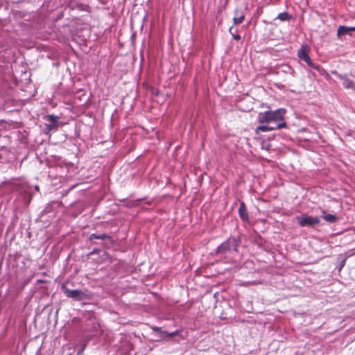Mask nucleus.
Listing matches in <instances>:
<instances>
[{"mask_svg":"<svg viewBox=\"0 0 355 355\" xmlns=\"http://www.w3.org/2000/svg\"><path fill=\"white\" fill-rule=\"evenodd\" d=\"M285 114L286 110L284 108L277 109L275 111H265L259 113L257 121L261 124L274 122L277 125L279 123L285 122Z\"/></svg>","mask_w":355,"mask_h":355,"instance_id":"1","label":"nucleus"},{"mask_svg":"<svg viewBox=\"0 0 355 355\" xmlns=\"http://www.w3.org/2000/svg\"><path fill=\"white\" fill-rule=\"evenodd\" d=\"M64 295L69 298H72L76 301H82L89 300L91 298V295L87 290H71L67 288L64 285L62 286Z\"/></svg>","mask_w":355,"mask_h":355,"instance_id":"2","label":"nucleus"},{"mask_svg":"<svg viewBox=\"0 0 355 355\" xmlns=\"http://www.w3.org/2000/svg\"><path fill=\"white\" fill-rule=\"evenodd\" d=\"M310 48L308 45H302L300 49L297 51V56L300 60L306 62L310 67L318 69L319 67L315 65L310 56Z\"/></svg>","mask_w":355,"mask_h":355,"instance_id":"3","label":"nucleus"},{"mask_svg":"<svg viewBox=\"0 0 355 355\" xmlns=\"http://www.w3.org/2000/svg\"><path fill=\"white\" fill-rule=\"evenodd\" d=\"M297 220L298 221L299 225L301 227H313L314 225H318L320 223V219L318 217H313L307 215L301 217H297Z\"/></svg>","mask_w":355,"mask_h":355,"instance_id":"4","label":"nucleus"},{"mask_svg":"<svg viewBox=\"0 0 355 355\" xmlns=\"http://www.w3.org/2000/svg\"><path fill=\"white\" fill-rule=\"evenodd\" d=\"M287 127V123L286 122L279 123L276 126H270L268 125H259L255 132L257 134H259L260 132H269L272 130H275L277 129L285 128Z\"/></svg>","mask_w":355,"mask_h":355,"instance_id":"5","label":"nucleus"},{"mask_svg":"<svg viewBox=\"0 0 355 355\" xmlns=\"http://www.w3.org/2000/svg\"><path fill=\"white\" fill-rule=\"evenodd\" d=\"M59 117L53 114H49L46 116V120L49 122V124H46V128L47 130L51 131L53 130H57L58 128V120Z\"/></svg>","mask_w":355,"mask_h":355,"instance_id":"6","label":"nucleus"},{"mask_svg":"<svg viewBox=\"0 0 355 355\" xmlns=\"http://www.w3.org/2000/svg\"><path fill=\"white\" fill-rule=\"evenodd\" d=\"M234 239H228L221 243L216 249V254H223L230 249V243L235 242Z\"/></svg>","mask_w":355,"mask_h":355,"instance_id":"7","label":"nucleus"},{"mask_svg":"<svg viewBox=\"0 0 355 355\" xmlns=\"http://www.w3.org/2000/svg\"><path fill=\"white\" fill-rule=\"evenodd\" d=\"M239 214L243 221L248 222L249 220L248 213L247 207L244 202H241L239 208Z\"/></svg>","mask_w":355,"mask_h":355,"instance_id":"8","label":"nucleus"},{"mask_svg":"<svg viewBox=\"0 0 355 355\" xmlns=\"http://www.w3.org/2000/svg\"><path fill=\"white\" fill-rule=\"evenodd\" d=\"M351 31H355V26L348 27L345 26H340L337 30V35L340 37L345 34H348Z\"/></svg>","mask_w":355,"mask_h":355,"instance_id":"9","label":"nucleus"},{"mask_svg":"<svg viewBox=\"0 0 355 355\" xmlns=\"http://www.w3.org/2000/svg\"><path fill=\"white\" fill-rule=\"evenodd\" d=\"M93 239H101L105 240L109 239L111 243H113L112 239L110 236L107 234H92L89 236V240L92 241Z\"/></svg>","mask_w":355,"mask_h":355,"instance_id":"10","label":"nucleus"},{"mask_svg":"<svg viewBox=\"0 0 355 355\" xmlns=\"http://www.w3.org/2000/svg\"><path fill=\"white\" fill-rule=\"evenodd\" d=\"M343 85L345 88L355 89V85L352 80L347 78H343Z\"/></svg>","mask_w":355,"mask_h":355,"instance_id":"11","label":"nucleus"},{"mask_svg":"<svg viewBox=\"0 0 355 355\" xmlns=\"http://www.w3.org/2000/svg\"><path fill=\"white\" fill-rule=\"evenodd\" d=\"M322 214H324L323 218L327 222L333 223L336 222L338 220V218L335 215L330 214H326L325 211H322Z\"/></svg>","mask_w":355,"mask_h":355,"instance_id":"12","label":"nucleus"},{"mask_svg":"<svg viewBox=\"0 0 355 355\" xmlns=\"http://www.w3.org/2000/svg\"><path fill=\"white\" fill-rule=\"evenodd\" d=\"M245 19V16L243 14L238 15V11L235 12V17H234V24H240Z\"/></svg>","mask_w":355,"mask_h":355,"instance_id":"13","label":"nucleus"},{"mask_svg":"<svg viewBox=\"0 0 355 355\" xmlns=\"http://www.w3.org/2000/svg\"><path fill=\"white\" fill-rule=\"evenodd\" d=\"M277 19L280 21H287L291 18V16L287 12H281L277 15Z\"/></svg>","mask_w":355,"mask_h":355,"instance_id":"14","label":"nucleus"},{"mask_svg":"<svg viewBox=\"0 0 355 355\" xmlns=\"http://www.w3.org/2000/svg\"><path fill=\"white\" fill-rule=\"evenodd\" d=\"M232 36L237 41L241 40V36L239 35H234V34H232Z\"/></svg>","mask_w":355,"mask_h":355,"instance_id":"15","label":"nucleus"},{"mask_svg":"<svg viewBox=\"0 0 355 355\" xmlns=\"http://www.w3.org/2000/svg\"><path fill=\"white\" fill-rule=\"evenodd\" d=\"M152 329H153L154 331H160L161 328L157 327H152Z\"/></svg>","mask_w":355,"mask_h":355,"instance_id":"16","label":"nucleus"},{"mask_svg":"<svg viewBox=\"0 0 355 355\" xmlns=\"http://www.w3.org/2000/svg\"><path fill=\"white\" fill-rule=\"evenodd\" d=\"M86 347V345H84L81 349V350H80L78 352V354H80L83 353V352L84 351V349H85Z\"/></svg>","mask_w":355,"mask_h":355,"instance_id":"17","label":"nucleus"},{"mask_svg":"<svg viewBox=\"0 0 355 355\" xmlns=\"http://www.w3.org/2000/svg\"><path fill=\"white\" fill-rule=\"evenodd\" d=\"M98 252H99V250H98V249H94V250H93V251H92V252H91V253H90V254H98Z\"/></svg>","mask_w":355,"mask_h":355,"instance_id":"18","label":"nucleus"},{"mask_svg":"<svg viewBox=\"0 0 355 355\" xmlns=\"http://www.w3.org/2000/svg\"><path fill=\"white\" fill-rule=\"evenodd\" d=\"M4 139H6L8 142H10V137L9 136H5Z\"/></svg>","mask_w":355,"mask_h":355,"instance_id":"19","label":"nucleus"},{"mask_svg":"<svg viewBox=\"0 0 355 355\" xmlns=\"http://www.w3.org/2000/svg\"><path fill=\"white\" fill-rule=\"evenodd\" d=\"M232 29H233V27L232 26V27H230V30H229L230 33H232V35L233 34V33H233Z\"/></svg>","mask_w":355,"mask_h":355,"instance_id":"20","label":"nucleus"}]
</instances>
